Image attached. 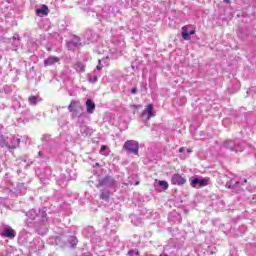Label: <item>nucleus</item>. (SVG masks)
I'll use <instances>...</instances> for the list:
<instances>
[{
    "label": "nucleus",
    "instance_id": "obj_1",
    "mask_svg": "<svg viewBox=\"0 0 256 256\" xmlns=\"http://www.w3.org/2000/svg\"><path fill=\"white\" fill-rule=\"evenodd\" d=\"M223 147L238 153V151L241 152L245 149V143H242L241 140H228L224 142Z\"/></svg>",
    "mask_w": 256,
    "mask_h": 256
},
{
    "label": "nucleus",
    "instance_id": "obj_2",
    "mask_svg": "<svg viewBox=\"0 0 256 256\" xmlns=\"http://www.w3.org/2000/svg\"><path fill=\"white\" fill-rule=\"evenodd\" d=\"M117 185V181L114 180L112 176H105L101 178L98 182L97 187H105L106 189H114V187Z\"/></svg>",
    "mask_w": 256,
    "mask_h": 256
},
{
    "label": "nucleus",
    "instance_id": "obj_3",
    "mask_svg": "<svg viewBox=\"0 0 256 256\" xmlns=\"http://www.w3.org/2000/svg\"><path fill=\"white\" fill-rule=\"evenodd\" d=\"M123 148L128 151V153H132L133 155L139 154V142L135 140H127L124 143Z\"/></svg>",
    "mask_w": 256,
    "mask_h": 256
},
{
    "label": "nucleus",
    "instance_id": "obj_4",
    "mask_svg": "<svg viewBox=\"0 0 256 256\" xmlns=\"http://www.w3.org/2000/svg\"><path fill=\"white\" fill-rule=\"evenodd\" d=\"M0 236L5 237L6 239H15L17 233L11 226H1L0 227Z\"/></svg>",
    "mask_w": 256,
    "mask_h": 256
},
{
    "label": "nucleus",
    "instance_id": "obj_5",
    "mask_svg": "<svg viewBox=\"0 0 256 256\" xmlns=\"http://www.w3.org/2000/svg\"><path fill=\"white\" fill-rule=\"evenodd\" d=\"M25 223L28 227H36L37 210L32 209L26 213Z\"/></svg>",
    "mask_w": 256,
    "mask_h": 256
},
{
    "label": "nucleus",
    "instance_id": "obj_6",
    "mask_svg": "<svg viewBox=\"0 0 256 256\" xmlns=\"http://www.w3.org/2000/svg\"><path fill=\"white\" fill-rule=\"evenodd\" d=\"M47 223V208H42L36 211V227Z\"/></svg>",
    "mask_w": 256,
    "mask_h": 256
},
{
    "label": "nucleus",
    "instance_id": "obj_7",
    "mask_svg": "<svg viewBox=\"0 0 256 256\" xmlns=\"http://www.w3.org/2000/svg\"><path fill=\"white\" fill-rule=\"evenodd\" d=\"M16 114L21 115V117H24L27 121L28 119H31V111L26 105L23 104V102H19V106L16 109Z\"/></svg>",
    "mask_w": 256,
    "mask_h": 256
},
{
    "label": "nucleus",
    "instance_id": "obj_8",
    "mask_svg": "<svg viewBox=\"0 0 256 256\" xmlns=\"http://www.w3.org/2000/svg\"><path fill=\"white\" fill-rule=\"evenodd\" d=\"M21 143V139L17 138L15 135H10L6 137V147L7 149H17Z\"/></svg>",
    "mask_w": 256,
    "mask_h": 256
},
{
    "label": "nucleus",
    "instance_id": "obj_9",
    "mask_svg": "<svg viewBox=\"0 0 256 256\" xmlns=\"http://www.w3.org/2000/svg\"><path fill=\"white\" fill-rule=\"evenodd\" d=\"M211 179L209 178H193L191 181V187L197 188V187H207L209 185V182Z\"/></svg>",
    "mask_w": 256,
    "mask_h": 256
},
{
    "label": "nucleus",
    "instance_id": "obj_10",
    "mask_svg": "<svg viewBox=\"0 0 256 256\" xmlns=\"http://www.w3.org/2000/svg\"><path fill=\"white\" fill-rule=\"evenodd\" d=\"M151 117H155V112L153 111V104H149L146 109L142 112L143 121H149Z\"/></svg>",
    "mask_w": 256,
    "mask_h": 256
},
{
    "label": "nucleus",
    "instance_id": "obj_11",
    "mask_svg": "<svg viewBox=\"0 0 256 256\" xmlns=\"http://www.w3.org/2000/svg\"><path fill=\"white\" fill-rule=\"evenodd\" d=\"M62 241L67 247H71L72 249L77 246V243H79V240H77V237L75 236H63Z\"/></svg>",
    "mask_w": 256,
    "mask_h": 256
},
{
    "label": "nucleus",
    "instance_id": "obj_12",
    "mask_svg": "<svg viewBox=\"0 0 256 256\" xmlns=\"http://www.w3.org/2000/svg\"><path fill=\"white\" fill-rule=\"evenodd\" d=\"M86 39L87 41H84V45H89V43H95L99 39V35L92 30L86 31Z\"/></svg>",
    "mask_w": 256,
    "mask_h": 256
},
{
    "label": "nucleus",
    "instance_id": "obj_13",
    "mask_svg": "<svg viewBox=\"0 0 256 256\" xmlns=\"http://www.w3.org/2000/svg\"><path fill=\"white\" fill-rule=\"evenodd\" d=\"M101 16L103 19H106V21H109L111 17H115V12H113V7L112 6L105 7V9L102 10Z\"/></svg>",
    "mask_w": 256,
    "mask_h": 256
},
{
    "label": "nucleus",
    "instance_id": "obj_14",
    "mask_svg": "<svg viewBox=\"0 0 256 256\" xmlns=\"http://www.w3.org/2000/svg\"><path fill=\"white\" fill-rule=\"evenodd\" d=\"M172 185H185L187 183V179L179 174H173L171 178Z\"/></svg>",
    "mask_w": 256,
    "mask_h": 256
},
{
    "label": "nucleus",
    "instance_id": "obj_15",
    "mask_svg": "<svg viewBox=\"0 0 256 256\" xmlns=\"http://www.w3.org/2000/svg\"><path fill=\"white\" fill-rule=\"evenodd\" d=\"M239 185H241V182L235 179H231L226 183L227 189H233L235 193H239V189H240Z\"/></svg>",
    "mask_w": 256,
    "mask_h": 256
},
{
    "label": "nucleus",
    "instance_id": "obj_16",
    "mask_svg": "<svg viewBox=\"0 0 256 256\" xmlns=\"http://www.w3.org/2000/svg\"><path fill=\"white\" fill-rule=\"evenodd\" d=\"M14 193L16 195H25L27 193V184L25 183H18L14 188Z\"/></svg>",
    "mask_w": 256,
    "mask_h": 256
},
{
    "label": "nucleus",
    "instance_id": "obj_17",
    "mask_svg": "<svg viewBox=\"0 0 256 256\" xmlns=\"http://www.w3.org/2000/svg\"><path fill=\"white\" fill-rule=\"evenodd\" d=\"M60 59L57 56H49L44 60V67H51V65H55V63H59Z\"/></svg>",
    "mask_w": 256,
    "mask_h": 256
},
{
    "label": "nucleus",
    "instance_id": "obj_18",
    "mask_svg": "<svg viewBox=\"0 0 256 256\" xmlns=\"http://www.w3.org/2000/svg\"><path fill=\"white\" fill-rule=\"evenodd\" d=\"M80 133L83 137H89L93 134V130L86 125H80Z\"/></svg>",
    "mask_w": 256,
    "mask_h": 256
},
{
    "label": "nucleus",
    "instance_id": "obj_19",
    "mask_svg": "<svg viewBox=\"0 0 256 256\" xmlns=\"http://www.w3.org/2000/svg\"><path fill=\"white\" fill-rule=\"evenodd\" d=\"M191 35H195V30L188 31L186 26L182 27V38L184 41H189Z\"/></svg>",
    "mask_w": 256,
    "mask_h": 256
},
{
    "label": "nucleus",
    "instance_id": "obj_20",
    "mask_svg": "<svg viewBox=\"0 0 256 256\" xmlns=\"http://www.w3.org/2000/svg\"><path fill=\"white\" fill-rule=\"evenodd\" d=\"M36 15L38 17H45L49 15V8L46 5H42L41 8L36 9Z\"/></svg>",
    "mask_w": 256,
    "mask_h": 256
},
{
    "label": "nucleus",
    "instance_id": "obj_21",
    "mask_svg": "<svg viewBox=\"0 0 256 256\" xmlns=\"http://www.w3.org/2000/svg\"><path fill=\"white\" fill-rule=\"evenodd\" d=\"M99 77H101V73L98 71H93L92 73L88 74V81L89 83H97V81H99Z\"/></svg>",
    "mask_w": 256,
    "mask_h": 256
},
{
    "label": "nucleus",
    "instance_id": "obj_22",
    "mask_svg": "<svg viewBox=\"0 0 256 256\" xmlns=\"http://www.w3.org/2000/svg\"><path fill=\"white\" fill-rule=\"evenodd\" d=\"M107 65H109V56L103 59H99L96 69L97 71H101V69H103V67H107Z\"/></svg>",
    "mask_w": 256,
    "mask_h": 256
},
{
    "label": "nucleus",
    "instance_id": "obj_23",
    "mask_svg": "<svg viewBox=\"0 0 256 256\" xmlns=\"http://www.w3.org/2000/svg\"><path fill=\"white\" fill-rule=\"evenodd\" d=\"M11 43L13 45V51H17V49H19V46L21 45V39L19 38V35L12 37Z\"/></svg>",
    "mask_w": 256,
    "mask_h": 256
},
{
    "label": "nucleus",
    "instance_id": "obj_24",
    "mask_svg": "<svg viewBox=\"0 0 256 256\" xmlns=\"http://www.w3.org/2000/svg\"><path fill=\"white\" fill-rule=\"evenodd\" d=\"M71 44L73 47H83V45H86L85 42H81V38H79V36H73Z\"/></svg>",
    "mask_w": 256,
    "mask_h": 256
},
{
    "label": "nucleus",
    "instance_id": "obj_25",
    "mask_svg": "<svg viewBox=\"0 0 256 256\" xmlns=\"http://www.w3.org/2000/svg\"><path fill=\"white\" fill-rule=\"evenodd\" d=\"M77 124L79 125V127H81V125H87V114L85 113L79 114L77 118Z\"/></svg>",
    "mask_w": 256,
    "mask_h": 256
},
{
    "label": "nucleus",
    "instance_id": "obj_26",
    "mask_svg": "<svg viewBox=\"0 0 256 256\" xmlns=\"http://www.w3.org/2000/svg\"><path fill=\"white\" fill-rule=\"evenodd\" d=\"M86 109H87V113L91 114L95 111V102H93V100L88 99L86 101Z\"/></svg>",
    "mask_w": 256,
    "mask_h": 256
},
{
    "label": "nucleus",
    "instance_id": "obj_27",
    "mask_svg": "<svg viewBox=\"0 0 256 256\" xmlns=\"http://www.w3.org/2000/svg\"><path fill=\"white\" fill-rule=\"evenodd\" d=\"M112 43H114V45H117L118 47H123V45H125V41H123V38H119L117 36H114L112 38Z\"/></svg>",
    "mask_w": 256,
    "mask_h": 256
},
{
    "label": "nucleus",
    "instance_id": "obj_28",
    "mask_svg": "<svg viewBox=\"0 0 256 256\" xmlns=\"http://www.w3.org/2000/svg\"><path fill=\"white\" fill-rule=\"evenodd\" d=\"M30 105H37V103H41V97L39 96H30L28 98Z\"/></svg>",
    "mask_w": 256,
    "mask_h": 256
},
{
    "label": "nucleus",
    "instance_id": "obj_29",
    "mask_svg": "<svg viewBox=\"0 0 256 256\" xmlns=\"http://www.w3.org/2000/svg\"><path fill=\"white\" fill-rule=\"evenodd\" d=\"M74 69L78 72V73H83L85 71V64H83V62H77L74 65Z\"/></svg>",
    "mask_w": 256,
    "mask_h": 256
},
{
    "label": "nucleus",
    "instance_id": "obj_30",
    "mask_svg": "<svg viewBox=\"0 0 256 256\" xmlns=\"http://www.w3.org/2000/svg\"><path fill=\"white\" fill-rule=\"evenodd\" d=\"M111 195V192L109 190H101L100 199H103L104 201H107Z\"/></svg>",
    "mask_w": 256,
    "mask_h": 256
},
{
    "label": "nucleus",
    "instance_id": "obj_31",
    "mask_svg": "<svg viewBox=\"0 0 256 256\" xmlns=\"http://www.w3.org/2000/svg\"><path fill=\"white\" fill-rule=\"evenodd\" d=\"M52 173L53 170H51V167H46L44 170V179H47L49 181V179H51Z\"/></svg>",
    "mask_w": 256,
    "mask_h": 256
},
{
    "label": "nucleus",
    "instance_id": "obj_32",
    "mask_svg": "<svg viewBox=\"0 0 256 256\" xmlns=\"http://www.w3.org/2000/svg\"><path fill=\"white\" fill-rule=\"evenodd\" d=\"M159 187H162V189H164V191H166V189H169V183L165 180H160L158 182Z\"/></svg>",
    "mask_w": 256,
    "mask_h": 256
},
{
    "label": "nucleus",
    "instance_id": "obj_33",
    "mask_svg": "<svg viewBox=\"0 0 256 256\" xmlns=\"http://www.w3.org/2000/svg\"><path fill=\"white\" fill-rule=\"evenodd\" d=\"M106 221L108 222V223L106 224L107 229H111V231H115V226H114V228H113V223H115V220L111 219V220L109 221V218H106Z\"/></svg>",
    "mask_w": 256,
    "mask_h": 256
},
{
    "label": "nucleus",
    "instance_id": "obj_34",
    "mask_svg": "<svg viewBox=\"0 0 256 256\" xmlns=\"http://www.w3.org/2000/svg\"><path fill=\"white\" fill-rule=\"evenodd\" d=\"M0 147H7V138L3 135H0Z\"/></svg>",
    "mask_w": 256,
    "mask_h": 256
},
{
    "label": "nucleus",
    "instance_id": "obj_35",
    "mask_svg": "<svg viewBox=\"0 0 256 256\" xmlns=\"http://www.w3.org/2000/svg\"><path fill=\"white\" fill-rule=\"evenodd\" d=\"M77 106V102L75 101V100H72L71 101V103H70V105L68 106V110L70 111V112H73V111H75V107Z\"/></svg>",
    "mask_w": 256,
    "mask_h": 256
},
{
    "label": "nucleus",
    "instance_id": "obj_36",
    "mask_svg": "<svg viewBox=\"0 0 256 256\" xmlns=\"http://www.w3.org/2000/svg\"><path fill=\"white\" fill-rule=\"evenodd\" d=\"M42 141H43L44 145H47V143H49V141H51V135H44L42 138Z\"/></svg>",
    "mask_w": 256,
    "mask_h": 256
},
{
    "label": "nucleus",
    "instance_id": "obj_37",
    "mask_svg": "<svg viewBox=\"0 0 256 256\" xmlns=\"http://www.w3.org/2000/svg\"><path fill=\"white\" fill-rule=\"evenodd\" d=\"M79 115H81V113L77 110H73L72 111V119H78Z\"/></svg>",
    "mask_w": 256,
    "mask_h": 256
},
{
    "label": "nucleus",
    "instance_id": "obj_38",
    "mask_svg": "<svg viewBox=\"0 0 256 256\" xmlns=\"http://www.w3.org/2000/svg\"><path fill=\"white\" fill-rule=\"evenodd\" d=\"M105 151H107V146L102 145L99 151L100 155H105Z\"/></svg>",
    "mask_w": 256,
    "mask_h": 256
},
{
    "label": "nucleus",
    "instance_id": "obj_39",
    "mask_svg": "<svg viewBox=\"0 0 256 256\" xmlns=\"http://www.w3.org/2000/svg\"><path fill=\"white\" fill-rule=\"evenodd\" d=\"M128 255H130V256L139 255V251L138 250H130V251H128Z\"/></svg>",
    "mask_w": 256,
    "mask_h": 256
},
{
    "label": "nucleus",
    "instance_id": "obj_40",
    "mask_svg": "<svg viewBox=\"0 0 256 256\" xmlns=\"http://www.w3.org/2000/svg\"><path fill=\"white\" fill-rule=\"evenodd\" d=\"M95 51L99 54V55H103V53H105V49L102 48H96Z\"/></svg>",
    "mask_w": 256,
    "mask_h": 256
},
{
    "label": "nucleus",
    "instance_id": "obj_41",
    "mask_svg": "<svg viewBox=\"0 0 256 256\" xmlns=\"http://www.w3.org/2000/svg\"><path fill=\"white\" fill-rule=\"evenodd\" d=\"M4 92H5L6 94L11 93V87H10V86H4Z\"/></svg>",
    "mask_w": 256,
    "mask_h": 256
},
{
    "label": "nucleus",
    "instance_id": "obj_42",
    "mask_svg": "<svg viewBox=\"0 0 256 256\" xmlns=\"http://www.w3.org/2000/svg\"><path fill=\"white\" fill-rule=\"evenodd\" d=\"M131 93H132V95L137 94V87H133V88L131 89Z\"/></svg>",
    "mask_w": 256,
    "mask_h": 256
},
{
    "label": "nucleus",
    "instance_id": "obj_43",
    "mask_svg": "<svg viewBox=\"0 0 256 256\" xmlns=\"http://www.w3.org/2000/svg\"><path fill=\"white\" fill-rule=\"evenodd\" d=\"M185 152V148L184 147H181L180 149H179V153H184Z\"/></svg>",
    "mask_w": 256,
    "mask_h": 256
},
{
    "label": "nucleus",
    "instance_id": "obj_44",
    "mask_svg": "<svg viewBox=\"0 0 256 256\" xmlns=\"http://www.w3.org/2000/svg\"><path fill=\"white\" fill-rule=\"evenodd\" d=\"M60 127H64V125H67V121L64 123L59 122Z\"/></svg>",
    "mask_w": 256,
    "mask_h": 256
},
{
    "label": "nucleus",
    "instance_id": "obj_45",
    "mask_svg": "<svg viewBox=\"0 0 256 256\" xmlns=\"http://www.w3.org/2000/svg\"><path fill=\"white\" fill-rule=\"evenodd\" d=\"M38 155H39V157H43V152H42V151H39V152H38Z\"/></svg>",
    "mask_w": 256,
    "mask_h": 256
},
{
    "label": "nucleus",
    "instance_id": "obj_46",
    "mask_svg": "<svg viewBox=\"0 0 256 256\" xmlns=\"http://www.w3.org/2000/svg\"><path fill=\"white\" fill-rule=\"evenodd\" d=\"M95 0H88V5H91Z\"/></svg>",
    "mask_w": 256,
    "mask_h": 256
},
{
    "label": "nucleus",
    "instance_id": "obj_47",
    "mask_svg": "<svg viewBox=\"0 0 256 256\" xmlns=\"http://www.w3.org/2000/svg\"><path fill=\"white\" fill-rule=\"evenodd\" d=\"M223 3H230V0H223Z\"/></svg>",
    "mask_w": 256,
    "mask_h": 256
},
{
    "label": "nucleus",
    "instance_id": "obj_48",
    "mask_svg": "<svg viewBox=\"0 0 256 256\" xmlns=\"http://www.w3.org/2000/svg\"><path fill=\"white\" fill-rule=\"evenodd\" d=\"M55 109H56V111H59V109H61V107L56 106Z\"/></svg>",
    "mask_w": 256,
    "mask_h": 256
},
{
    "label": "nucleus",
    "instance_id": "obj_49",
    "mask_svg": "<svg viewBox=\"0 0 256 256\" xmlns=\"http://www.w3.org/2000/svg\"><path fill=\"white\" fill-rule=\"evenodd\" d=\"M187 153H191V149H187Z\"/></svg>",
    "mask_w": 256,
    "mask_h": 256
},
{
    "label": "nucleus",
    "instance_id": "obj_50",
    "mask_svg": "<svg viewBox=\"0 0 256 256\" xmlns=\"http://www.w3.org/2000/svg\"><path fill=\"white\" fill-rule=\"evenodd\" d=\"M95 166H96V167H99V163H96Z\"/></svg>",
    "mask_w": 256,
    "mask_h": 256
},
{
    "label": "nucleus",
    "instance_id": "obj_51",
    "mask_svg": "<svg viewBox=\"0 0 256 256\" xmlns=\"http://www.w3.org/2000/svg\"><path fill=\"white\" fill-rule=\"evenodd\" d=\"M244 183H247V179H244Z\"/></svg>",
    "mask_w": 256,
    "mask_h": 256
},
{
    "label": "nucleus",
    "instance_id": "obj_52",
    "mask_svg": "<svg viewBox=\"0 0 256 256\" xmlns=\"http://www.w3.org/2000/svg\"><path fill=\"white\" fill-rule=\"evenodd\" d=\"M1 73H2V72H1V67H0V75H1Z\"/></svg>",
    "mask_w": 256,
    "mask_h": 256
}]
</instances>
